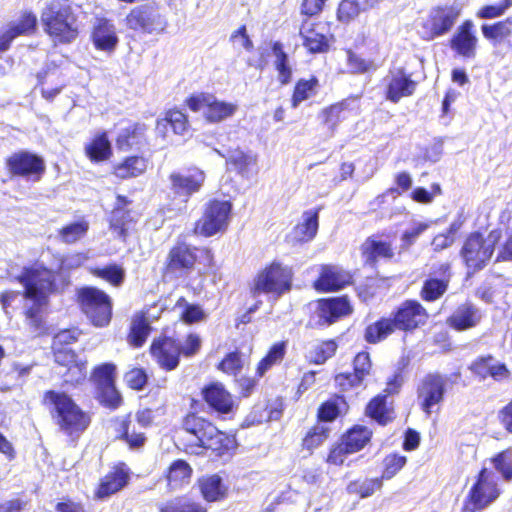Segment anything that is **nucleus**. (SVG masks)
<instances>
[{
    "instance_id": "7c9ffc66",
    "label": "nucleus",
    "mask_w": 512,
    "mask_h": 512,
    "mask_svg": "<svg viewBox=\"0 0 512 512\" xmlns=\"http://www.w3.org/2000/svg\"><path fill=\"white\" fill-rule=\"evenodd\" d=\"M193 474L192 467L184 460L173 461L166 472L165 478L170 491H176L188 485Z\"/></svg>"
},
{
    "instance_id": "338daca9",
    "label": "nucleus",
    "mask_w": 512,
    "mask_h": 512,
    "mask_svg": "<svg viewBox=\"0 0 512 512\" xmlns=\"http://www.w3.org/2000/svg\"><path fill=\"white\" fill-rule=\"evenodd\" d=\"M512 6V0H504L497 5H487L477 12V17L481 19H493L502 16L505 11Z\"/></svg>"
},
{
    "instance_id": "a19ab883",
    "label": "nucleus",
    "mask_w": 512,
    "mask_h": 512,
    "mask_svg": "<svg viewBox=\"0 0 512 512\" xmlns=\"http://www.w3.org/2000/svg\"><path fill=\"white\" fill-rule=\"evenodd\" d=\"M318 88L319 81L315 76H311L309 79H299L291 98L292 107L297 108L303 101L315 96Z\"/></svg>"
},
{
    "instance_id": "0eeeda50",
    "label": "nucleus",
    "mask_w": 512,
    "mask_h": 512,
    "mask_svg": "<svg viewBox=\"0 0 512 512\" xmlns=\"http://www.w3.org/2000/svg\"><path fill=\"white\" fill-rule=\"evenodd\" d=\"M502 238V231L492 230L487 237L479 233L471 234L464 242L460 251L461 258L468 269L477 271L490 261L495 247Z\"/></svg>"
},
{
    "instance_id": "774afa93",
    "label": "nucleus",
    "mask_w": 512,
    "mask_h": 512,
    "mask_svg": "<svg viewBox=\"0 0 512 512\" xmlns=\"http://www.w3.org/2000/svg\"><path fill=\"white\" fill-rule=\"evenodd\" d=\"M498 245L497 261L512 260V231H506L502 234Z\"/></svg>"
},
{
    "instance_id": "c03bdc74",
    "label": "nucleus",
    "mask_w": 512,
    "mask_h": 512,
    "mask_svg": "<svg viewBox=\"0 0 512 512\" xmlns=\"http://www.w3.org/2000/svg\"><path fill=\"white\" fill-rule=\"evenodd\" d=\"M367 414L380 424H386L393 418V411L388 406L386 396L378 395L367 406Z\"/></svg>"
},
{
    "instance_id": "e433bc0d",
    "label": "nucleus",
    "mask_w": 512,
    "mask_h": 512,
    "mask_svg": "<svg viewBox=\"0 0 512 512\" xmlns=\"http://www.w3.org/2000/svg\"><path fill=\"white\" fill-rule=\"evenodd\" d=\"M273 66L277 71V80L282 85H287L292 79L293 69L287 53L280 42H274L272 46Z\"/></svg>"
},
{
    "instance_id": "052dcab7",
    "label": "nucleus",
    "mask_w": 512,
    "mask_h": 512,
    "mask_svg": "<svg viewBox=\"0 0 512 512\" xmlns=\"http://www.w3.org/2000/svg\"><path fill=\"white\" fill-rule=\"evenodd\" d=\"M347 67L351 73H365L376 68L373 61L364 59L351 51L347 52Z\"/></svg>"
},
{
    "instance_id": "49530a36",
    "label": "nucleus",
    "mask_w": 512,
    "mask_h": 512,
    "mask_svg": "<svg viewBox=\"0 0 512 512\" xmlns=\"http://www.w3.org/2000/svg\"><path fill=\"white\" fill-rule=\"evenodd\" d=\"M395 328L393 319L383 318L367 327L365 338L370 343H376L390 335Z\"/></svg>"
},
{
    "instance_id": "a211bd4d",
    "label": "nucleus",
    "mask_w": 512,
    "mask_h": 512,
    "mask_svg": "<svg viewBox=\"0 0 512 512\" xmlns=\"http://www.w3.org/2000/svg\"><path fill=\"white\" fill-rule=\"evenodd\" d=\"M150 352L162 368L173 370L178 366L180 347L172 338L154 340Z\"/></svg>"
},
{
    "instance_id": "6ab92c4d",
    "label": "nucleus",
    "mask_w": 512,
    "mask_h": 512,
    "mask_svg": "<svg viewBox=\"0 0 512 512\" xmlns=\"http://www.w3.org/2000/svg\"><path fill=\"white\" fill-rule=\"evenodd\" d=\"M37 26V17L32 12H24L11 21L6 30L0 35V51L8 49L14 38L33 33Z\"/></svg>"
},
{
    "instance_id": "aec40b11",
    "label": "nucleus",
    "mask_w": 512,
    "mask_h": 512,
    "mask_svg": "<svg viewBox=\"0 0 512 512\" xmlns=\"http://www.w3.org/2000/svg\"><path fill=\"white\" fill-rule=\"evenodd\" d=\"M319 228V216L317 210L305 211L301 220L296 224L292 231L287 235L290 244L307 243L313 240Z\"/></svg>"
},
{
    "instance_id": "58836bf2",
    "label": "nucleus",
    "mask_w": 512,
    "mask_h": 512,
    "mask_svg": "<svg viewBox=\"0 0 512 512\" xmlns=\"http://www.w3.org/2000/svg\"><path fill=\"white\" fill-rule=\"evenodd\" d=\"M126 203L125 199L121 196L118 197V205L113 210L110 220V228L113 232L121 238L126 237V232L133 221L131 213L125 210L122 204Z\"/></svg>"
},
{
    "instance_id": "393cba45",
    "label": "nucleus",
    "mask_w": 512,
    "mask_h": 512,
    "mask_svg": "<svg viewBox=\"0 0 512 512\" xmlns=\"http://www.w3.org/2000/svg\"><path fill=\"white\" fill-rule=\"evenodd\" d=\"M352 309L346 298H332L321 300L318 303L317 314L319 323L331 324L339 318L349 315Z\"/></svg>"
},
{
    "instance_id": "bb28decb",
    "label": "nucleus",
    "mask_w": 512,
    "mask_h": 512,
    "mask_svg": "<svg viewBox=\"0 0 512 512\" xmlns=\"http://www.w3.org/2000/svg\"><path fill=\"white\" fill-rule=\"evenodd\" d=\"M195 487L207 502L221 501L228 494V486L217 474L204 475L198 478Z\"/></svg>"
},
{
    "instance_id": "2f4dec72",
    "label": "nucleus",
    "mask_w": 512,
    "mask_h": 512,
    "mask_svg": "<svg viewBox=\"0 0 512 512\" xmlns=\"http://www.w3.org/2000/svg\"><path fill=\"white\" fill-rule=\"evenodd\" d=\"M449 270V264H441L439 268V274L442 276V278L438 279L436 277H429L424 282L421 290V297L424 300L435 301L446 292L449 283Z\"/></svg>"
},
{
    "instance_id": "7ed1b4c3",
    "label": "nucleus",
    "mask_w": 512,
    "mask_h": 512,
    "mask_svg": "<svg viewBox=\"0 0 512 512\" xmlns=\"http://www.w3.org/2000/svg\"><path fill=\"white\" fill-rule=\"evenodd\" d=\"M44 403L60 429L72 436L82 433L90 424V417L65 393L47 391Z\"/></svg>"
},
{
    "instance_id": "4468645a",
    "label": "nucleus",
    "mask_w": 512,
    "mask_h": 512,
    "mask_svg": "<svg viewBox=\"0 0 512 512\" xmlns=\"http://www.w3.org/2000/svg\"><path fill=\"white\" fill-rule=\"evenodd\" d=\"M478 38L474 32V23L465 20L456 29L450 40V47L459 56L466 59H473L476 56Z\"/></svg>"
},
{
    "instance_id": "5fc2aeb1",
    "label": "nucleus",
    "mask_w": 512,
    "mask_h": 512,
    "mask_svg": "<svg viewBox=\"0 0 512 512\" xmlns=\"http://www.w3.org/2000/svg\"><path fill=\"white\" fill-rule=\"evenodd\" d=\"M346 108V102L333 104L321 111L323 124L333 133L340 121L341 113Z\"/></svg>"
},
{
    "instance_id": "09e8293b",
    "label": "nucleus",
    "mask_w": 512,
    "mask_h": 512,
    "mask_svg": "<svg viewBox=\"0 0 512 512\" xmlns=\"http://www.w3.org/2000/svg\"><path fill=\"white\" fill-rule=\"evenodd\" d=\"M150 332V326L147 318L143 314H137L133 318L129 341L132 345L141 346Z\"/></svg>"
},
{
    "instance_id": "13d9d810",
    "label": "nucleus",
    "mask_w": 512,
    "mask_h": 512,
    "mask_svg": "<svg viewBox=\"0 0 512 512\" xmlns=\"http://www.w3.org/2000/svg\"><path fill=\"white\" fill-rule=\"evenodd\" d=\"M161 512H207V509L199 502L183 499L167 504Z\"/></svg>"
},
{
    "instance_id": "ddd939ff",
    "label": "nucleus",
    "mask_w": 512,
    "mask_h": 512,
    "mask_svg": "<svg viewBox=\"0 0 512 512\" xmlns=\"http://www.w3.org/2000/svg\"><path fill=\"white\" fill-rule=\"evenodd\" d=\"M126 25L133 30H143L151 33L162 30L164 21L154 7L141 5L132 9L127 15Z\"/></svg>"
},
{
    "instance_id": "39448f33",
    "label": "nucleus",
    "mask_w": 512,
    "mask_h": 512,
    "mask_svg": "<svg viewBox=\"0 0 512 512\" xmlns=\"http://www.w3.org/2000/svg\"><path fill=\"white\" fill-rule=\"evenodd\" d=\"M292 269L278 261H273L261 269L250 284V293L256 298L261 294L279 298L292 286Z\"/></svg>"
},
{
    "instance_id": "5701e85b",
    "label": "nucleus",
    "mask_w": 512,
    "mask_h": 512,
    "mask_svg": "<svg viewBox=\"0 0 512 512\" xmlns=\"http://www.w3.org/2000/svg\"><path fill=\"white\" fill-rule=\"evenodd\" d=\"M351 276L338 266L324 265L314 286L319 291H335L350 283Z\"/></svg>"
},
{
    "instance_id": "6e6552de",
    "label": "nucleus",
    "mask_w": 512,
    "mask_h": 512,
    "mask_svg": "<svg viewBox=\"0 0 512 512\" xmlns=\"http://www.w3.org/2000/svg\"><path fill=\"white\" fill-rule=\"evenodd\" d=\"M186 104L193 112H201L203 118L210 124L223 122L235 115L238 105L218 99L208 93L192 95L186 100Z\"/></svg>"
},
{
    "instance_id": "c85d7f7f",
    "label": "nucleus",
    "mask_w": 512,
    "mask_h": 512,
    "mask_svg": "<svg viewBox=\"0 0 512 512\" xmlns=\"http://www.w3.org/2000/svg\"><path fill=\"white\" fill-rule=\"evenodd\" d=\"M361 255L365 263L374 264L380 259H391L394 257V249L389 241L377 238H367L360 247Z\"/></svg>"
},
{
    "instance_id": "9b49d317",
    "label": "nucleus",
    "mask_w": 512,
    "mask_h": 512,
    "mask_svg": "<svg viewBox=\"0 0 512 512\" xmlns=\"http://www.w3.org/2000/svg\"><path fill=\"white\" fill-rule=\"evenodd\" d=\"M459 14L460 10L454 6L436 7L422 19L418 34L428 41L444 35L452 28Z\"/></svg>"
},
{
    "instance_id": "79ce46f5",
    "label": "nucleus",
    "mask_w": 512,
    "mask_h": 512,
    "mask_svg": "<svg viewBox=\"0 0 512 512\" xmlns=\"http://www.w3.org/2000/svg\"><path fill=\"white\" fill-rule=\"evenodd\" d=\"M41 78L42 95L46 99H53L65 86V79L57 69L45 72Z\"/></svg>"
},
{
    "instance_id": "f8f14e48",
    "label": "nucleus",
    "mask_w": 512,
    "mask_h": 512,
    "mask_svg": "<svg viewBox=\"0 0 512 512\" xmlns=\"http://www.w3.org/2000/svg\"><path fill=\"white\" fill-rule=\"evenodd\" d=\"M427 318L428 313L419 302L407 300L399 306L393 320L397 329L412 331L424 325Z\"/></svg>"
},
{
    "instance_id": "a18cd8bd",
    "label": "nucleus",
    "mask_w": 512,
    "mask_h": 512,
    "mask_svg": "<svg viewBox=\"0 0 512 512\" xmlns=\"http://www.w3.org/2000/svg\"><path fill=\"white\" fill-rule=\"evenodd\" d=\"M89 230V223L85 219H80L63 226L59 230V239L66 243L72 244L81 240Z\"/></svg>"
},
{
    "instance_id": "4c0bfd02",
    "label": "nucleus",
    "mask_w": 512,
    "mask_h": 512,
    "mask_svg": "<svg viewBox=\"0 0 512 512\" xmlns=\"http://www.w3.org/2000/svg\"><path fill=\"white\" fill-rule=\"evenodd\" d=\"M147 166L148 162L143 157H128L114 167V174L120 179L138 177L146 171Z\"/></svg>"
},
{
    "instance_id": "dca6fc26",
    "label": "nucleus",
    "mask_w": 512,
    "mask_h": 512,
    "mask_svg": "<svg viewBox=\"0 0 512 512\" xmlns=\"http://www.w3.org/2000/svg\"><path fill=\"white\" fill-rule=\"evenodd\" d=\"M215 151L224 157L219 150L215 149ZM225 158L227 167L234 170L244 179H252L258 174V159L255 154L240 149H233L228 152Z\"/></svg>"
},
{
    "instance_id": "de8ad7c7",
    "label": "nucleus",
    "mask_w": 512,
    "mask_h": 512,
    "mask_svg": "<svg viewBox=\"0 0 512 512\" xmlns=\"http://www.w3.org/2000/svg\"><path fill=\"white\" fill-rule=\"evenodd\" d=\"M300 35L303 38V45L310 52H322L327 47V41L324 35L315 31L314 29L304 24L300 30Z\"/></svg>"
},
{
    "instance_id": "c756f323",
    "label": "nucleus",
    "mask_w": 512,
    "mask_h": 512,
    "mask_svg": "<svg viewBox=\"0 0 512 512\" xmlns=\"http://www.w3.org/2000/svg\"><path fill=\"white\" fill-rule=\"evenodd\" d=\"M196 261L193 250L187 245H178L172 248L168 254L166 270L168 273L182 274L192 269Z\"/></svg>"
},
{
    "instance_id": "2eb2a0df",
    "label": "nucleus",
    "mask_w": 512,
    "mask_h": 512,
    "mask_svg": "<svg viewBox=\"0 0 512 512\" xmlns=\"http://www.w3.org/2000/svg\"><path fill=\"white\" fill-rule=\"evenodd\" d=\"M446 380L440 375H428L418 389L420 406L426 414L443 400Z\"/></svg>"
},
{
    "instance_id": "f704fd0d",
    "label": "nucleus",
    "mask_w": 512,
    "mask_h": 512,
    "mask_svg": "<svg viewBox=\"0 0 512 512\" xmlns=\"http://www.w3.org/2000/svg\"><path fill=\"white\" fill-rule=\"evenodd\" d=\"M128 479V471L124 467H116L102 480L96 493L97 497L105 498L118 492L126 486Z\"/></svg>"
},
{
    "instance_id": "b1692460",
    "label": "nucleus",
    "mask_w": 512,
    "mask_h": 512,
    "mask_svg": "<svg viewBox=\"0 0 512 512\" xmlns=\"http://www.w3.org/2000/svg\"><path fill=\"white\" fill-rule=\"evenodd\" d=\"M206 403L216 412L229 414L233 412L235 403L232 395L220 383H213L203 389Z\"/></svg>"
},
{
    "instance_id": "3c124183",
    "label": "nucleus",
    "mask_w": 512,
    "mask_h": 512,
    "mask_svg": "<svg viewBox=\"0 0 512 512\" xmlns=\"http://www.w3.org/2000/svg\"><path fill=\"white\" fill-rule=\"evenodd\" d=\"M285 354V344L276 343L274 344L268 354L259 362L257 367V373L259 376H263L273 365L282 361Z\"/></svg>"
},
{
    "instance_id": "9d476101",
    "label": "nucleus",
    "mask_w": 512,
    "mask_h": 512,
    "mask_svg": "<svg viewBox=\"0 0 512 512\" xmlns=\"http://www.w3.org/2000/svg\"><path fill=\"white\" fill-rule=\"evenodd\" d=\"M231 210L232 204L229 201H210L204 209L202 218L196 223L195 233L210 237L224 231L229 224Z\"/></svg>"
},
{
    "instance_id": "603ef678",
    "label": "nucleus",
    "mask_w": 512,
    "mask_h": 512,
    "mask_svg": "<svg viewBox=\"0 0 512 512\" xmlns=\"http://www.w3.org/2000/svg\"><path fill=\"white\" fill-rule=\"evenodd\" d=\"M493 467L506 480H512V449H506L490 459Z\"/></svg>"
},
{
    "instance_id": "c9c22d12",
    "label": "nucleus",
    "mask_w": 512,
    "mask_h": 512,
    "mask_svg": "<svg viewBox=\"0 0 512 512\" xmlns=\"http://www.w3.org/2000/svg\"><path fill=\"white\" fill-rule=\"evenodd\" d=\"M481 319L479 310L471 304L459 306L448 319L449 324L457 330L474 327Z\"/></svg>"
},
{
    "instance_id": "0e129e2a",
    "label": "nucleus",
    "mask_w": 512,
    "mask_h": 512,
    "mask_svg": "<svg viewBox=\"0 0 512 512\" xmlns=\"http://www.w3.org/2000/svg\"><path fill=\"white\" fill-rule=\"evenodd\" d=\"M406 457L396 454L388 455L384 460V471L382 479H391L394 477L405 465Z\"/></svg>"
},
{
    "instance_id": "72a5a7b5",
    "label": "nucleus",
    "mask_w": 512,
    "mask_h": 512,
    "mask_svg": "<svg viewBox=\"0 0 512 512\" xmlns=\"http://www.w3.org/2000/svg\"><path fill=\"white\" fill-rule=\"evenodd\" d=\"M484 38L489 40L493 45L507 43L512 46V18L494 24H484L481 27Z\"/></svg>"
},
{
    "instance_id": "6e6d98bb",
    "label": "nucleus",
    "mask_w": 512,
    "mask_h": 512,
    "mask_svg": "<svg viewBox=\"0 0 512 512\" xmlns=\"http://www.w3.org/2000/svg\"><path fill=\"white\" fill-rule=\"evenodd\" d=\"M115 369L116 367L110 363L102 364L95 368L92 378L97 389L114 384Z\"/></svg>"
},
{
    "instance_id": "473e14b6",
    "label": "nucleus",
    "mask_w": 512,
    "mask_h": 512,
    "mask_svg": "<svg viewBox=\"0 0 512 512\" xmlns=\"http://www.w3.org/2000/svg\"><path fill=\"white\" fill-rule=\"evenodd\" d=\"M382 0H342L337 9V18L340 22L349 23L355 20L362 12L373 8Z\"/></svg>"
},
{
    "instance_id": "e2e57ef3",
    "label": "nucleus",
    "mask_w": 512,
    "mask_h": 512,
    "mask_svg": "<svg viewBox=\"0 0 512 512\" xmlns=\"http://www.w3.org/2000/svg\"><path fill=\"white\" fill-rule=\"evenodd\" d=\"M92 273L116 286L122 283L124 279V270L117 265H109L101 269L97 268Z\"/></svg>"
},
{
    "instance_id": "37998d69",
    "label": "nucleus",
    "mask_w": 512,
    "mask_h": 512,
    "mask_svg": "<svg viewBox=\"0 0 512 512\" xmlns=\"http://www.w3.org/2000/svg\"><path fill=\"white\" fill-rule=\"evenodd\" d=\"M371 435L372 432L368 428L355 426L341 440L349 448L350 452L356 453L369 442Z\"/></svg>"
},
{
    "instance_id": "4be33fe9",
    "label": "nucleus",
    "mask_w": 512,
    "mask_h": 512,
    "mask_svg": "<svg viewBox=\"0 0 512 512\" xmlns=\"http://www.w3.org/2000/svg\"><path fill=\"white\" fill-rule=\"evenodd\" d=\"M386 82V97L395 103L403 97L412 95L416 87V83L401 69L391 71Z\"/></svg>"
},
{
    "instance_id": "f03ea898",
    "label": "nucleus",
    "mask_w": 512,
    "mask_h": 512,
    "mask_svg": "<svg viewBox=\"0 0 512 512\" xmlns=\"http://www.w3.org/2000/svg\"><path fill=\"white\" fill-rule=\"evenodd\" d=\"M41 21L44 31L55 44L71 43L79 34L77 17L67 2H51L43 10Z\"/></svg>"
},
{
    "instance_id": "680f3d73",
    "label": "nucleus",
    "mask_w": 512,
    "mask_h": 512,
    "mask_svg": "<svg viewBox=\"0 0 512 512\" xmlns=\"http://www.w3.org/2000/svg\"><path fill=\"white\" fill-rule=\"evenodd\" d=\"M336 349L337 345L334 341L322 342L315 346L314 351L311 352L310 359L316 364H322L335 354Z\"/></svg>"
},
{
    "instance_id": "f257e3e1",
    "label": "nucleus",
    "mask_w": 512,
    "mask_h": 512,
    "mask_svg": "<svg viewBox=\"0 0 512 512\" xmlns=\"http://www.w3.org/2000/svg\"><path fill=\"white\" fill-rule=\"evenodd\" d=\"M19 280L25 288L26 299L34 303L26 312L27 325L33 335H41L46 331L41 308L52 289L53 273L41 264H34L24 269Z\"/></svg>"
},
{
    "instance_id": "f3484780",
    "label": "nucleus",
    "mask_w": 512,
    "mask_h": 512,
    "mask_svg": "<svg viewBox=\"0 0 512 512\" xmlns=\"http://www.w3.org/2000/svg\"><path fill=\"white\" fill-rule=\"evenodd\" d=\"M91 39L97 50L108 54L113 53L119 43L115 25L104 18L94 23Z\"/></svg>"
},
{
    "instance_id": "69168bd1",
    "label": "nucleus",
    "mask_w": 512,
    "mask_h": 512,
    "mask_svg": "<svg viewBox=\"0 0 512 512\" xmlns=\"http://www.w3.org/2000/svg\"><path fill=\"white\" fill-rule=\"evenodd\" d=\"M98 394L100 402L109 408L115 409L121 404L122 398L114 384L99 388Z\"/></svg>"
},
{
    "instance_id": "423d86ee",
    "label": "nucleus",
    "mask_w": 512,
    "mask_h": 512,
    "mask_svg": "<svg viewBox=\"0 0 512 512\" xmlns=\"http://www.w3.org/2000/svg\"><path fill=\"white\" fill-rule=\"evenodd\" d=\"M501 494V487L495 473L483 468L470 487L461 512H480L495 502Z\"/></svg>"
},
{
    "instance_id": "ea45409f",
    "label": "nucleus",
    "mask_w": 512,
    "mask_h": 512,
    "mask_svg": "<svg viewBox=\"0 0 512 512\" xmlns=\"http://www.w3.org/2000/svg\"><path fill=\"white\" fill-rule=\"evenodd\" d=\"M85 153L93 162L107 160L111 155V145L105 133L96 135L86 146Z\"/></svg>"
},
{
    "instance_id": "bf43d9fd",
    "label": "nucleus",
    "mask_w": 512,
    "mask_h": 512,
    "mask_svg": "<svg viewBox=\"0 0 512 512\" xmlns=\"http://www.w3.org/2000/svg\"><path fill=\"white\" fill-rule=\"evenodd\" d=\"M244 361L238 352H231L218 364V369L226 374L236 376L243 368Z\"/></svg>"
},
{
    "instance_id": "20e7f679",
    "label": "nucleus",
    "mask_w": 512,
    "mask_h": 512,
    "mask_svg": "<svg viewBox=\"0 0 512 512\" xmlns=\"http://www.w3.org/2000/svg\"><path fill=\"white\" fill-rule=\"evenodd\" d=\"M183 429L188 435L191 447L211 449L219 454L235 447L234 436L225 434L211 422L195 414L186 416Z\"/></svg>"
},
{
    "instance_id": "412c9836",
    "label": "nucleus",
    "mask_w": 512,
    "mask_h": 512,
    "mask_svg": "<svg viewBox=\"0 0 512 512\" xmlns=\"http://www.w3.org/2000/svg\"><path fill=\"white\" fill-rule=\"evenodd\" d=\"M7 166L11 173L20 176L41 174L45 169L43 160L28 152L13 154L7 159Z\"/></svg>"
},
{
    "instance_id": "4d7b16f0",
    "label": "nucleus",
    "mask_w": 512,
    "mask_h": 512,
    "mask_svg": "<svg viewBox=\"0 0 512 512\" xmlns=\"http://www.w3.org/2000/svg\"><path fill=\"white\" fill-rule=\"evenodd\" d=\"M87 362L85 359L80 358L74 364L66 368V372L62 374L64 381L70 384L81 383L87 375Z\"/></svg>"
},
{
    "instance_id": "a878e982",
    "label": "nucleus",
    "mask_w": 512,
    "mask_h": 512,
    "mask_svg": "<svg viewBox=\"0 0 512 512\" xmlns=\"http://www.w3.org/2000/svg\"><path fill=\"white\" fill-rule=\"evenodd\" d=\"M352 309L346 298H332L321 300L318 303L317 314L319 323L331 324L339 318L349 315Z\"/></svg>"
},
{
    "instance_id": "864d4df0",
    "label": "nucleus",
    "mask_w": 512,
    "mask_h": 512,
    "mask_svg": "<svg viewBox=\"0 0 512 512\" xmlns=\"http://www.w3.org/2000/svg\"><path fill=\"white\" fill-rule=\"evenodd\" d=\"M329 429L318 424L314 426L303 439V447L309 451L319 447L328 438Z\"/></svg>"
},
{
    "instance_id": "cd10ccee",
    "label": "nucleus",
    "mask_w": 512,
    "mask_h": 512,
    "mask_svg": "<svg viewBox=\"0 0 512 512\" xmlns=\"http://www.w3.org/2000/svg\"><path fill=\"white\" fill-rule=\"evenodd\" d=\"M172 189L185 197L199 191L205 180L203 171L194 169L188 174L173 173L170 175Z\"/></svg>"
},
{
    "instance_id": "1a4fd4ad",
    "label": "nucleus",
    "mask_w": 512,
    "mask_h": 512,
    "mask_svg": "<svg viewBox=\"0 0 512 512\" xmlns=\"http://www.w3.org/2000/svg\"><path fill=\"white\" fill-rule=\"evenodd\" d=\"M79 301L83 312L98 327L109 324L112 316L110 297L103 291L87 287L79 292Z\"/></svg>"
},
{
    "instance_id": "8fccbe9b",
    "label": "nucleus",
    "mask_w": 512,
    "mask_h": 512,
    "mask_svg": "<svg viewBox=\"0 0 512 512\" xmlns=\"http://www.w3.org/2000/svg\"><path fill=\"white\" fill-rule=\"evenodd\" d=\"M382 487V480L380 478L365 479L363 481L351 482L347 490L350 494H357L361 498L371 496L376 490Z\"/></svg>"
}]
</instances>
